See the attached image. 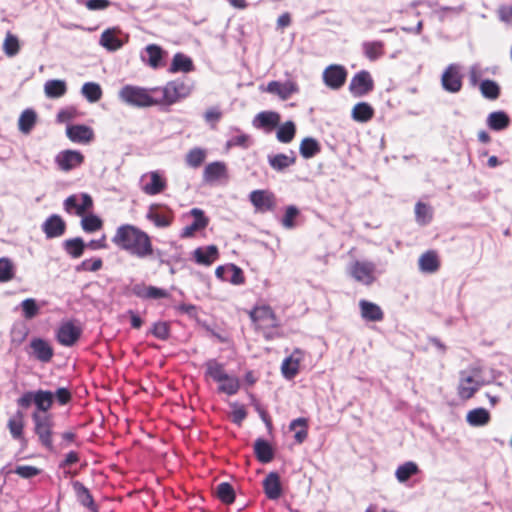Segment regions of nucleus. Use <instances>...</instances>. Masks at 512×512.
Listing matches in <instances>:
<instances>
[{
    "instance_id": "obj_1",
    "label": "nucleus",
    "mask_w": 512,
    "mask_h": 512,
    "mask_svg": "<svg viewBox=\"0 0 512 512\" xmlns=\"http://www.w3.org/2000/svg\"><path fill=\"white\" fill-rule=\"evenodd\" d=\"M111 241L119 250L137 259L154 257L155 249L151 236L136 225L129 223L119 225Z\"/></svg>"
},
{
    "instance_id": "obj_2",
    "label": "nucleus",
    "mask_w": 512,
    "mask_h": 512,
    "mask_svg": "<svg viewBox=\"0 0 512 512\" xmlns=\"http://www.w3.org/2000/svg\"><path fill=\"white\" fill-rule=\"evenodd\" d=\"M254 330L267 341L284 337L281 322L273 308L268 304H259L248 311Z\"/></svg>"
},
{
    "instance_id": "obj_3",
    "label": "nucleus",
    "mask_w": 512,
    "mask_h": 512,
    "mask_svg": "<svg viewBox=\"0 0 512 512\" xmlns=\"http://www.w3.org/2000/svg\"><path fill=\"white\" fill-rule=\"evenodd\" d=\"M205 376L217 382L218 392L232 396L238 393L241 383L238 377L227 373L223 363L210 359L205 363Z\"/></svg>"
},
{
    "instance_id": "obj_4",
    "label": "nucleus",
    "mask_w": 512,
    "mask_h": 512,
    "mask_svg": "<svg viewBox=\"0 0 512 512\" xmlns=\"http://www.w3.org/2000/svg\"><path fill=\"white\" fill-rule=\"evenodd\" d=\"M152 92L156 93L157 105L171 106L187 98L192 92V86L184 80L175 79L163 87H153Z\"/></svg>"
},
{
    "instance_id": "obj_5",
    "label": "nucleus",
    "mask_w": 512,
    "mask_h": 512,
    "mask_svg": "<svg viewBox=\"0 0 512 512\" xmlns=\"http://www.w3.org/2000/svg\"><path fill=\"white\" fill-rule=\"evenodd\" d=\"M119 98L126 104L134 107L145 108L157 106L156 93L152 92V88L125 85L119 91Z\"/></svg>"
},
{
    "instance_id": "obj_6",
    "label": "nucleus",
    "mask_w": 512,
    "mask_h": 512,
    "mask_svg": "<svg viewBox=\"0 0 512 512\" xmlns=\"http://www.w3.org/2000/svg\"><path fill=\"white\" fill-rule=\"evenodd\" d=\"M53 402V392L42 389L25 392L21 397L17 399V404L19 407L27 409L32 404H34L36 409L33 413L40 414H49L48 411L52 408Z\"/></svg>"
},
{
    "instance_id": "obj_7",
    "label": "nucleus",
    "mask_w": 512,
    "mask_h": 512,
    "mask_svg": "<svg viewBox=\"0 0 512 512\" xmlns=\"http://www.w3.org/2000/svg\"><path fill=\"white\" fill-rule=\"evenodd\" d=\"M34 433L37 435L40 444L53 451V417L51 414L32 413Z\"/></svg>"
},
{
    "instance_id": "obj_8",
    "label": "nucleus",
    "mask_w": 512,
    "mask_h": 512,
    "mask_svg": "<svg viewBox=\"0 0 512 512\" xmlns=\"http://www.w3.org/2000/svg\"><path fill=\"white\" fill-rule=\"evenodd\" d=\"M145 217L157 228H168L174 222L175 214L167 205L154 203L148 207Z\"/></svg>"
},
{
    "instance_id": "obj_9",
    "label": "nucleus",
    "mask_w": 512,
    "mask_h": 512,
    "mask_svg": "<svg viewBox=\"0 0 512 512\" xmlns=\"http://www.w3.org/2000/svg\"><path fill=\"white\" fill-rule=\"evenodd\" d=\"M482 385L483 383L476 379L474 375L461 371L457 386L458 397L463 401H467L474 397Z\"/></svg>"
},
{
    "instance_id": "obj_10",
    "label": "nucleus",
    "mask_w": 512,
    "mask_h": 512,
    "mask_svg": "<svg viewBox=\"0 0 512 512\" xmlns=\"http://www.w3.org/2000/svg\"><path fill=\"white\" fill-rule=\"evenodd\" d=\"M374 89V80L371 74L366 70L356 73L349 84V91L355 97H362Z\"/></svg>"
},
{
    "instance_id": "obj_11",
    "label": "nucleus",
    "mask_w": 512,
    "mask_h": 512,
    "mask_svg": "<svg viewBox=\"0 0 512 512\" xmlns=\"http://www.w3.org/2000/svg\"><path fill=\"white\" fill-rule=\"evenodd\" d=\"M376 266L370 261H355L350 266V275L364 285H371L375 281Z\"/></svg>"
},
{
    "instance_id": "obj_12",
    "label": "nucleus",
    "mask_w": 512,
    "mask_h": 512,
    "mask_svg": "<svg viewBox=\"0 0 512 512\" xmlns=\"http://www.w3.org/2000/svg\"><path fill=\"white\" fill-rule=\"evenodd\" d=\"M249 200L260 213L274 211L276 208V197L269 190H254L249 194Z\"/></svg>"
},
{
    "instance_id": "obj_13",
    "label": "nucleus",
    "mask_w": 512,
    "mask_h": 512,
    "mask_svg": "<svg viewBox=\"0 0 512 512\" xmlns=\"http://www.w3.org/2000/svg\"><path fill=\"white\" fill-rule=\"evenodd\" d=\"M441 84L443 89L450 93L459 92L463 85V75L460 72V67L456 64L448 65L442 74Z\"/></svg>"
},
{
    "instance_id": "obj_14",
    "label": "nucleus",
    "mask_w": 512,
    "mask_h": 512,
    "mask_svg": "<svg viewBox=\"0 0 512 512\" xmlns=\"http://www.w3.org/2000/svg\"><path fill=\"white\" fill-rule=\"evenodd\" d=\"M141 190L146 195L154 196L162 193L167 187L166 179L158 172L151 171L141 177Z\"/></svg>"
},
{
    "instance_id": "obj_15",
    "label": "nucleus",
    "mask_w": 512,
    "mask_h": 512,
    "mask_svg": "<svg viewBox=\"0 0 512 512\" xmlns=\"http://www.w3.org/2000/svg\"><path fill=\"white\" fill-rule=\"evenodd\" d=\"M346 79L347 71L342 65L332 64L323 71V81L330 89H340L345 84Z\"/></svg>"
},
{
    "instance_id": "obj_16",
    "label": "nucleus",
    "mask_w": 512,
    "mask_h": 512,
    "mask_svg": "<svg viewBox=\"0 0 512 512\" xmlns=\"http://www.w3.org/2000/svg\"><path fill=\"white\" fill-rule=\"evenodd\" d=\"M28 354L40 362L49 363L54 356L52 345L45 339L35 337L30 341Z\"/></svg>"
},
{
    "instance_id": "obj_17",
    "label": "nucleus",
    "mask_w": 512,
    "mask_h": 512,
    "mask_svg": "<svg viewBox=\"0 0 512 512\" xmlns=\"http://www.w3.org/2000/svg\"><path fill=\"white\" fill-rule=\"evenodd\" d=\"M82 329L71 321L62 323L56 333L57 341L66 347L73 346L81 337Z\"/></svg>"
},
{
    "instance_id": "obj_18",
    "label": "nucleus",
    "mask_w": 512,
    "mask_h": 512,
    "mask_svg": "<svg viewBox=\"0 0 512 512\" xmlns=\"http://www.w3.org/2000/svg\"><path fill=\"white\" fill-rule=\"evenodd\" d=\"M58 168L62 171H70L84 162V155L76 150H63L55 157Z\"/></svg>"
},
{
    "instance_id": "obj_19",
    "label": "nucleus",
    "mask_w": 512,
    "mask_h": 512,
    "mask_svg": "<svg viewBox=\"0 0 512 512\" xmlns=\"http://www.w3.org/2000/svg\"><path fill=\"white\" fill-rule=\"evenodd\" d=\"M66 136L70 141L78 144H89L95 138L93 129L83 124L68 125Z\"/></svg>"
},
{
    "instance_id": "obj_20",
    "label": "nucleus",
    "mask_w": 512,
    "mask_h": 512,
    "mask_svg": "<svg viewBox=\"0 0 512 512\" xmlns=\"http://www.w3.org/2000/svg\"><path fill=\"white\" fill-rule=\"evenodd\" d=\"M265 91L277 95L281 100H287L292 95L299 92V86L294 80H287L284 83H281L279 81H270Z\"/></svg>"
},
{
    "instance_id": "obj_21",
    "label": "nucleus",
    "mask_w": 512,
    "mask_h": 512,
    "mask_svg": "<svg viewBox=\"0 0 512 512\" xmlns=\"http://www.w3.org/2000/svg\"><path fill=\"white\" fill-rule=\"evenodd\" d=\"M228 179L227 165L222 161L209 163L203 171V181L208 184H215Z\"/></svg>"
},
{
    "instance_id": "obj_22",
    "label": "nucleus",
    "mask_w": 512,
    "mask_h": 512,
    "mask_svg": "<svg viewBox=\"0 0 512 512\" xmlns=\"http://www.w3.org/2000/svg\"><path fill=\"white\" fill-rule=\"evenodd\" d=\"M190 214L193 216L194 220L190 225H187L182 229V238L193 237L197 231L205 229L209 224V219L205 216L203 210L199 208H193L190 211Z\"/></svg>"
},
{
    "instance_id": "obj_23",
    "label": "nucleus",
    "mask_w": 512,
    "mask_h": 512,
    "mask_svg": "<svg viewBox=\"0 0 512 512\" xmlns=\"http://www.w3.org/2000/svg\"><path fill=\"white\" fill-rule=\"evenodd\" d=\"M280 120L281 116L278 112L262 111L255 116L253 120V125L257 129H262L266 132H271L276 127L279 126Z\"/></svg>"
},
{
    "instance_id": "obj_24",
    "label": "nucleus",
    "mask_w": 512,
    "mask_h": 512,
    "mask_svg": "<svg viewBox=\"0 0 512 512\" xmlns=\"http://www.w3.org/2000/svg\"><path fill=\"white\" fill-rule=\"evenodd\" d=\"M92 206L93 200L91 196L86 193L81 195V203H78V197L76 195H71L64 201L65 210L68 213L74 210L78 216H83Z\"/></svg>"
},
{
    "instance_id": "obj_25",
    "label": "nucleus",
    "mask_w": 512,
    "mask_h": 512,
    "mask_svg": "<svg viewBox=\"0 0 512 512\" xmlns=\"http://www.w3.org/2000/svg\"><path fill=\"white\" fill-rule=\"evenodd\" d=\"M42 230L48 239L57 238L65 233L66 223L59 215L53 214L42 224Z\"/></svg>"
},
{
    "instance_id": "obj_26",
    "label": "nucleus",
    "mask_w": 512,
    "mask_h": 512,
    "mask_svg": "<svg viewBox=\"0 0 512 512\" xmlns=\"http://www.w3.org/2000/svg\"><path fill=\"white\" fill-rule=\"evenodd\" d=\"M263 490L269 500H277L282 495V485L277 472H270L263 480Z\"/></svg>"
},
{
    "instance_id": "obj_27",
    "label": "nucleus",
    "mask_w": 512,
    "mask_h": 512,
    "mask_svg": "<svg viewBox=\"0 0 512 512\" xmlns=\"http://www.w3.org/2000/svg\"><path fill=\"white\" fill-rule=\"evenodd\" d=\"M193 258L199 265L210 266L219 258V250L216 245L198 247L193 252Z\"/></svg>"
},
{
    "instance_id": "obj_28",
    "label": "nucleus",
    "mask_w": 512,
    "mask_h": 512,
    "mask_svg": "<svg viewBox=\"0 0 512 512\" xmlns=\"http://www.w3.org/2000/svg\"><path fill=\"white\" fill-rule=\"evenodd\" d=\"M24 414L21 411H17L7 422V428L13 439L20 441L23 445L27 444V440L24 437Z\"/></svg>"
},
{
    "instance_id": "obj_29",
    "label": "nucleus",
    "mask_w": 512,
    "mask_h": 512,
    "mask_svg": "<svg viewBox=\"0 0 512 512\" xmlns=\"http://www.w3.org/2000/svg\"><path fill=\"white\" fill-rule=\"evenodd\" d=\"M73 488L78 502L87 508L90 512H99V507L95 503L89 489L79 481L73 483Z\"/></svg>"
},
{
    "instance_id": "obj_30",
    "label": "nucleus",
    "mask_w": 512,
    "mask_h": 512,
    "mask_svg": "<svg viewBox=\"0 0 512 512\" xmlns=\"http://www.w3.org/2000/svg\"><path fill=\"white\" fill-rule=\"evenodd\" d=\"M359 307L361 317L367 321L379 322L384 319V312L377 304L367 301L360 300Z\"/></svg>"
},
{
    "instance_id": "obj_31",
    "label": "nucleus",
    "mask_w": 512,
    "mask_h": 512,
    "mask_svg": "<svg viewBox=\"0 0 512 512\" xmlns=\"http://www.w3.org/2000/svg\"><path fill=\"white\" fill-rule=\"evenodd\" d=\"M419 269L424 273H435L440 268V259L434 250L424 252L418 260Z\"/></svg>"
},
{
    "instance_id": "obj_32",
    "label": "nucleus",
    "mask_w": 512,
    "mask_h": 512,
    "mask_svg": "<svg viewBox=\"0 0 512 512\" xmlns=\"http://www.w3.org/2000/svg\"><path fill=\"white\" fill-rule=\"evenodd\" d=\"M254 453L261 463H269L274 458L272 446L264 439L258 438L254 443Z\"/></svg>"
},
{
    "instance_id": "obj_33",
    "label": "nucleus",
    "mask_w": 512,
    "mask_h": 512,
    "mask_svg": "<svg viewBox=\"0 0 512 512\" xmlns=\"http://www.w3.org/2000/svg\"><path fill=\"white\" fill-rule=\"evenodd\" d=\"M194 70V64L190 57L184 55L183 53H176L173 56L172 63L169 71L172 73L176 72H191Z\"/></svg>"
},
{
    "instance_id": "obj_34",
    "label": "nucleus",
    "mask_w": 512,
    "mask_h": 512,
    "mask_svg": "<svg viewBox=\"0 0 512 512\" xmlns=\"http://www.w3.org/2000/svg\"><path fill=\"white\" fill-rule=\"evenodd\" d=\"M268 162L274 170L283 171L296 163V156L293 151H291V155L279 153L274 156H270L268 158Z\"/></svg>"
},
{
    "instance_id": "obj_35",
    "label": "nucleus",
    "mask_w": 512,
    "mask_h": 512,
    "mask_svg": "<svg viewBox=\"0 0 512 512\" xmlns=\"http://www.w3.org/2000/svg\"><path fill=\"white\" fill-rule=\"evenodd\" d=\"M44 92L48 98H60L67 92L66 82L58 79L48 80L44 85Z\"/></svg>"
},
{
    "instance_id": "obj_36",
    "label": "nucleus",
    "mask_w": 512,
    "mask_h": 512,
    "mask_svg": "<svg viewBox=\"0 0 512 512\" xmlns=\"http://www.w3.org/2000/svg\"><path fill=\"white\" fill-rule=\"evenodd\" d=\"M375 111L367 102L357 103L352 109V118L361 123L370 121L374 117Z\"/></svg>"
},
{
    "instance_id": "obj_37",
    "label": "nucleus",
    "mask_w": 512,
    "mask_h": 512,
    "mask_svg": "<svg viewBox=\"0 0 512 512\" xmlns=\"http://www.w3.org/2000/svg\"><path fill=\"white\" fill-rule=\"evenodd\" d=\"M299 151L304 159H310L321 152V145L315 138L306 137L300 142Z\"/></svg>"
},
{
    "instance_id": "obj_38",
    "label": "nucleus",
    "mask_w": 512,
    "mask_h": 512,
    "mask_svg": "<svg viewBox=\"0 0 512 512\" xmlns=\"http://www.w3.org/2000/svg\"><path fill=\"white\" fill-rule=\"evenodd\" d=\"M289 429L295 431L294 439L298 444L303 443L308 437V419L300 417L289 424Z\"/></svg>"
},
{
    "instance_id": "obj_39",
    "label": "nucleus",
    "mask_w": 512,
    "mask_h": 512,
    "mask_svg": "<svg viewBox=\"0 0 512 512\" xmlns=\"http://www.w3.org/2000/svg\"><path fill=\"white\" fill-rule=\"evenodd\" d=\"M37 122V114L32 109L24 110L18 119V129L23 134H29Z\"/></svg>"
},
{
    "instance_id": "obj_40",
    "label": "nucleus",
    "mask_w": 512,
    "mask_h": 512,
    "mask_svg": "<svg viewBox=\"0 0 512 512\" xmlns=\"http://www.w3.org/2000/svg\"><path fill=\"white\" fill-rule=\"evenodd\" d=\"M487 124L492 130L501 131L509 126L510 118L503 111L492 112L487 118Z\"/></svg>"
},
{
    "instance_id": "obj_41",
    "label": "nucleus",
    "mask_w": 512,
    "mask_h": 512,
    "mask_svg": "<svg viewBox=\"0 0 512 512\" xmlns=\"http://www.w3.org/2000/svg\"><path fill=\"white\" fill-rule=\"evenodd\" d=\"M491 419L490 413L485 408H476L467 413L466 420L471 426H484Z\"/></svg>"
},
{
    "instance_id": "obj_42",
    "label": "nucleus",
    "mask_w": 512,
    "mask_h": 512,
    "mask_svg": "<svg viewBox=\"0 0 512 512\" xmlns=\"http://www.w3.org/2000/svg\"><path fill=\"white\" fill-rule=\"evenodd\" d=\"M364 55L370 60L375 61L385 53L384 43L382 41L364 42L362 45Z\"/></svg>"
},
{
    "instance_id": "obj_43",
    "label": "nucleus",
    "mask_w": 512,
    "mask_h": 512,
    "mask_svg": "<svg viewBox=\"0 0 512 512\" xmlns=\"http://www.w3.org/2000/svg\"><path fill=\"white\" fill-rule=\"evenodd\" d=\"M296 135V125L293 121H286L279 126L276 132V138L279 142L290 143Z\"/></svg>"
},
{
    "instance_id": "obj_44",
    "label": "nucleus",
    "mask_w": 512,
    "mask_h": 512,
    "mask_svg": "<svg viewBox=\"0 0 512 512\" xmlns=\"http://www.w3.org/2000/svg\"><path fill=\"white\" fill-rule=\"evenodd\" d=\"M100 44L109 51H116L123 45L112 29H107L101 34Z\"/></svg>"
},
{
    "instance_id": "obj_45",
    "label": "nucleus",
    "mask_w": 512,
    "mask_h": 512,
    "mask_svg": "<svg viewBox=\"0 0 512 512\" xmlns=\"http://www.w3.org/2000/svg\"><path fill=\"white\" fill-rule=\"evenodd\" d=\"M418 472H419L418 465L415 462L408 461V462H405L404 464L400 465L396 469L395 476L399 482L404 483L410 477H412L413 475H416Z\"/></svg>"
},
{
    "instance_id": "obj_46",
    "label": "nucleus",
    "mask_w": 512,
    "mask_h": 512,
    "mask_svg": "<svg viewBox=\"0 0 512 512\" xmlns=\"http://www.w3.org/2000/svg\"><path fill=\"white\" fill-rule=\"evenodd\" d=\"M415 218L419 225H427L433 218L432 208L423 202H417L415 205Z\"/></svg>"
},
{
    "instance_id": "obj_47",
    "label": "nucleus",
    "mask_w": 512,
    "mask_h": 512,
    "mask_svg": "<svg viewBox=\"0 0 512 512\" xmlns=\"http://www.w3.org/2000/svg\"><path fill=\"white\" fill-rule=\"evenodd\" d=\"M216 495L218 499L226 505H230L235 501V491L228 482H222L217 485Z\"/></svg>"
},
{
    "instance_id": "obj_48",
    "label": "nucleus",
    "mask_w": 512,
    "mask_h": 512,
    "mask_svg": "<svg viewBox=\"0 0 512 512\" xmlns=\"http://www.w3.org/2000/svg\"><path fill=\"white\" fill-rule=\"evenodd\" d=\"M148 55V65L154 69L162 66L163 50L156 44H150L145 48Z\"/></svg>"
},
{
    "instance_id": "obj_49",
    "label": "nucleus",
    "mask_w": 512,
    "mask_h": 512,
    "mask_svg": "<svg viewBox=\"0 0 512 512\" xmlns=\"http://www.w3.org/2000/svg\"><path fill=\"white\" fill-rule=\"evenodd\" d=\"M85 243L80 237L67 239L64 242L65 251L73 258H79L85 249Z\"/></svg>"
},
{
    "instance_id": "obj_50",
    "label": "nucleus",
    "mask_w": 512,
    "mask_h": 512,
    "mask_svg": "<svg viewBox=\"0 0 512 512\" xmlns=\"http://www.w3.org/2000/svg\"><path fill=\"white\" fill-rule=\"evenodd\" d=\"M81 227L85 232L93 233L102 229L103 220L95 214H88L82 217Z\"/></svg>"
},
{
    "instance_id": "obj_51",
    "label": "nucleus",
    "mask_w": 512,
    "mask_h": 512,
    "mask_svg": "<svg viewBox=\"0 0 512 512\" xmlns=\"http://www.w3.org/2000/svg\"><path fill=\"white\" fill-rule=\"evenodd\" d=\"M83 96L91 103L99 101L102 97V89L98 83L87 82L82 86Z\"/></svg>"
},
{
    "instance_id": "obj_52",
    "label": "nucleus",
    "mask_w": 512,
    "mask_h": 512,
    "mask_svg": "<svg viewBox=\"0 0 512 512\" xmlns=\"http://www.w3.org/2000/svg\"><path fill=\"white\" fill-rule=\"evenodd\" d=\"M206 158V151L202 148L191 149L185 157L186 164L192 168L200 167Z\"/></svg>"
},
{
    "instance_id": "obj_53",
    "label": "nucleus",
    "mask_w": 512,
    "mask_h": 512,
    "mask_svg": "<svg viewBox=\"0 0 512 512\" xmlns=\"http://www.w3.org/2000/svg\"><path fill=\"white\" fill-rule=\"evenodd\" d=\"M479 88H480V91H481V94L483 95V97H485L487 99L495 100L500 95V87L493 80H489V79L483 80L480 83Z\"/></svg>"
},
{
    "instance_id": "obj_54",
    "label": "nucleus",
    "mask_w": 512,
    "mask_h": 512,
    "mask_svg": "<svg viewBox=\"0 0 512 512\" xmlns=\"http://www.w3.org/2000/svg\"><path fill=\"white\" fill-rule=\"evenodd\" d=\"M15 277V266L13 262L6 257L0 258V282H9Z\"/></svg>"
},
{
    "instance_id": "obj_55",
    "label": "nucleus",
    "mask_w": 512,
    "mask_h": 512,
    "mask_svg": "<svg viewBox=\"0 0 512 512\" xmlns=\"http://www.w3.org/2000/svg\"><path fill=\"white\" fill-rule=\"evenodd\" d=\"M3 51L6 56L13 57L17 55L20 51V43L14 34L11 32H7L4 42H3Z\"/></svg>"
},
{
    "instance_id": "obj_56",
    "label": "nucleus",
    "mask_w": 512,
    "mask_h": 512,
    "mask_svg": "<svg viewBox=\"0 0 512 512\" xmlns=\"http://www.w3.org/2000/svg\"><path fill=\"white\" fill-rule=\"evenodd\" d=\"M223 117L222 110L217 107H209L203 114L205 122L210 126L211 129H216L218 123Z\"/></svg>"
},
{
    "instance_id": "obj_57",
    "label": "nucleus",
    "mask_w": 512,
    "mask_h": 512,
    "mask_svg": "<svg viewBox=\"0 0 512 512\" xmlns=\"http://www.w3.org/2000/svg\"><path fill=\"white\" fill-rule=\"evenodd\" d=\"M299 366L297 360L291 358L290 356L285 358L281 365V371L285 378L292 379L299 372Z\"/></svg>"
},
{
    "instance_id": "obj_58",
    "label": "nucleus",
    "mask_w": 512,
    "mask_h": 512,
    "mask_svg": "<svg viewBox=\"0 0 512 512\" xmlns=\"http://www.w3.org/2000/svg\"><path fill=\"white\" fill-rule=\"evenodd\" d=\"M229 274L227 282L233 285H242L245 283L243 270L235 264H228Z\"/></svg>"
},
{
    "instance_id": "obj_59",
    "label": "nucleus",
    "mask_w": 512,
    "mask_h": 512,
    "mask_svg": "<svg viewBox=\"0 0 512 512\" xmlns=\"http://www.w3.org/2000/svg\"><path fill=\"white\" fill-rule=\"evenodd\" d=\"M151 333L154 337L160 340H167L170 337V326L165 321L154 323Z\"/></svg>"
},
{
    "instance_id": "obj_60",
    "label": "nucleus",
    "mask_w": 512,
    "mask_h": 512,
    "mask_svg": "<svg viewBox=\"0 0 512 512\" xmlns=\"http://www.w3.org/2000/svg\"><path fill=\"white\" fill-rule=\"evenodd\" d=\"M21 307L23 310V316L26 319L34 318L39 312V307H38L35 299H33V298H27V299L23 300L21 303Z\"/></svg>"
},
{
    "instance_id": "obj_61",
    "label": "nucleus",
    "mask_w": 512,
    "mask_h": 512,
    "mask_svg": "<svg viewBox=\"0 0 512 512\" xmlns=\"http://www.w3.org/2000/svg\"><path fill=\"white\" fill-rule=\"evenodd\" d=\"M13 472L21 478L30 479L38 476L41 473V470L31 465H20L17 466Z\"/></svg>"
},
{
    "instance_id": "obj_62",
    "label": "nucleus",
    "mask_w": 512,
    "mask_h": 512,
    "mask_svg": "<svg viewBox=\"0 0 512 512\" xmlns=\"http://www.w3.org/2000/svg\"><path fill=\"white\" fill-rule=\"evenodd\" d=\"M299 215V210L295 206H288L286 208L285 214L282 218V225L285 228H293L294 227V220Z\"/></svg>"
},
{
    "instance_id": "obj_63",
    "label": "nucleus",
    "mask_w": 512,
    "mask_h": 512,
    "mask_svg": "<svg viewBox=\"0 0 512 512\" xmlns=\"http://www.w3.org/2000/svg\"><path fill=\"white\" fill-rule=\"evenodd\" d=\"M54 394V400L61 406L67 405L72 400V393L66 387L58 388Z\"/></svg>"
},
{
    "instance_id": "obj_64",
    "label": "nucleus",
    "mask_w": 512,
    "mask_h": 512,
    "mask_svg": "<svg viewBox=\"0 0 512 512\" xmlns=\"http://www.w3.org/2000/svg\"><path fill=\"white\" fill-rule=\"evenodd\" d=\"M103 266V261L101 258H93L84 260L78 269H82L84 271L96 272L100 270Z\"/></svg>"
}]
</instances>
